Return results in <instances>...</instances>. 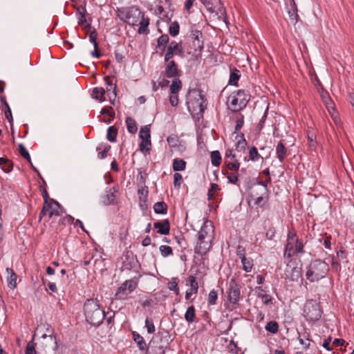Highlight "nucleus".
I'll return each instance as SVG.
<instances>
[{"instance_id": "2", "label": "nucleus", "mask_w": 354, "mask_h": 354, "mask_svg": "<svg viewBox=\"0 0 354 354\" xmlns=\"http://www.w3.org/2000/svg\"><path fill=\"white\" fill-rule=\"evenodd\" d=\"M214 237V229L212 221H205L198 234V241L195 246V252L205 254L212 247V242Z\"/></svg>"}, {"instance_id": "50", "label": "nucleus", "mask_w": 354, "mask_h": 354, "mask_svg": "<svg viewBox=\"0 0 354 354\" xmlns=\"http://www.w3.org/2000/svg\"><path fill=\"white\" fill-rule=\"evenodd\" d=\"M134 340L138 344L141 350H144L146 347V343L142 336L138 334H133Z\"/></svg>"}, {"instance_id": "57", "label": "nucleus", "mask_w": 354, "mask_h": 354, "mask_svg": "<svg viewBox=\"0 0 354 354\" xmlns=\"http://www.w3.org/2000/svg\"><path fill=\"white\" fill-rule=\"evenodd\" d=\"M183 180L182 175L179 173H175L174 175V185L175 187L179 188Z\"/></svg>"}, {"instance_id": "59", "label": "nucleus", "mask_w": 354, "mask_h": 354, "mask_svg": "<svg viewBox=\"0 0 354 354\" xmlns=\"http://www.w3.org/2000/svg\"><path fill=\"white\" fill-rule=\"evenodd\" d=\"M176 52L175 55H178L180 57H184L185 54H184L183 48L181 42H179V43L176 42Z\"/></svg>"}, {"instance_id": "37", "label": "nucleus", "mask_w": 354, "mask_h": 354, "mask_svg": "<svg viewBox=\"0 0 354 354\" xmlns=\"http://www.w3.org/2000/svg\"><path fill=\"white\" fill-rule=\"evenodd\" d=\"M154 212L157 214H166L167 205L165 202H157L153 205Z\"/></svg>"}, {"instance_id": "49", "label": "nucleus", "mask_w": 354, "mask_h": 354, "mask_svg": "<svg viewBox=\"0 0 354 354\" xmlns=\"http://www.w3.org/2000/svg\"><path fill=\"white\" fill-rule=\"evenodd\" d=\"M266 329L268 331H269V332H270V333H272L274 334V333H277V331H278V329H279V325H278V324H277V322H274V321H270V322H269L266 324Z\"/></svg>"}, {"instance_id": "30", "label": "nucleus", "mask_w": 354, "mask_h": 354, "mask_svg": "<svg viewBox=\"0 0 354 354\" xmlns=\"http://www.w3.org/2000/svg\"><path fill=\"white\" fill-rule=\"evenodd\" d=\"M12 162L4 157L0 158V167L4 172L8 173L12 169Z\"/></svg>"}, {"instance_id": "38", "label": "nucleus", "mask_w": 354, "mask_h": 354, "mask_svg": "<svg viewBox=\"0 0 354 354\" xmlns=\"http://www.w3.org/2000/svg\"><path fill=\"white\" fill-rule=\"evenodd\" d=\"M169 42V37L167 34H162L157 39V45L156 48H161L162 46H166Z\"/></svg>"}, {"instance_id": "20", "label": "nucleus", "mask_w": 354, "mask_h": 354, "mask_svg": "<svg viewBox=\"0 0 354 354\" xmlns=\"http://www.w3.org/2000/svg\"><path fill=\"white\" fill-rule=\"evenodd\" d=\"M165 346L156 342H151L147 350V354H165Z\"/></svg>"}, {"instance_id": "22", "label": "nucleus", "mask_w": 354, "mask_h": 354, "mask_svg": "<svg viewBox=\"0 0 354 354\" xmlns=\"http://www.w3.org/2000/svg\"><path fill=\"white\" fill-rule=\"evenodd\" d=\"M153 227L158 230V232L160 234L166 235L169 233L170 226L167 219L163 220L161 222L154 223Z\"/></svg>"}, {"instance_id": "60", "label": "nucleus", "mask_w": 354, "mask_h": 354, "mask_svg": "<svg viewBox=\"0 0 354 354\" xmlns=\"http://www.w3.org/2000/svg\"><path fill=\"white\" fill-rule=\"evenodd\" d=\"M195 1H196V0H185V4H184V10L187 12L190 13V10L192 8Z\"/></svg>"}, {"instance_id": "27", "label": "nucleus", "mask_w": 354, "mask_h": 354, "mask_svg": "<svg viewBox=\"0 0 354 354\" xmlns=\"http://www.w3.org/2000/svg\"><path fill=\"white\" fill-rule=\"evenodd\" d=\"M192 43L191 48L193 49L194 53L196 55H201L204 48L203 40L192 41Z\"/></svg>"}, {"instance_id": "63", "label": "nucleus", "mask_w": 354, "mask_h": 354, "mask_svg": "<svg viewBox=\"0 0 354 354\" xmlns=\"http://www.w3.org/2000/svg\"><path fill=\"white\" fill-rule=\"evenodd\" d=\"M200 1L205 6L208 12L214 11L212 8L213 3L210 0H200Z\"/></svg>"}, {"instance_id": "10", "label": "nucleus", "mask_w": 354, "mask_h": 354, "mask_svg": "<svg viewBox=\"0 0 354 354\" xmlns=\"http://www.w3.org/2000/svg\"><path fill=\"white\" fill-rule=\"evenodd\" d=\"M169 151L171 153H183L186 150V143L176 135H171L167 139Z\"/></svg>"}, {"instance_id": "31", "label": "nucleus", "mask_w": 354, "mask_h": 354, "mask_svg": "<svg viewBox=\"0 0 354 354\" xmlns=\"http://www.w3.org/2000/svg\"><path fill=\"white\" fill-rule=\"evenodd\" d=\"M151 138L150 139H141V142L139 145V149L143 153H149L151 150Z\"/></svg>"}, {"instance_id": "6", "label": "nucleus", "mask_w": 354, "mask_h": 354, "mask_svg": "<svg viewBox=\"0 0 354 354\" xmlns=\"http://www.w3.org/2000/svg\"><path fill=\"white\" fill-rule=\"evenodd\" d=\"M120 14L118 17L120 20L132 26L138 25V21L143 12L136 6L127 8L122 10H118Z\"/></svg>"}, {"instance_id": "47", "label": "nucleus", "mask_w": 354, "mask_h": 354, "mask_svg": "<svg viewBox=\"0 0 354 354\" xmlns=\"http://www.w3.org/2000/svg\"><path fill=\"white\" fill-rule=\"evenodd\" d=\"M294 246H295V242L292 241H287L286 245V250L284 252V257H291L292 255L294 253Z\"/></svg>"}, {"instance_id": "14", "label": "nucleus", "mask_w": 354, "mask_h": 354, "mask_svg": "<svg viewBox=\"0 0 354 354\" xmlns=\"http://www.w3.org/2000/svg\"><path fill=\"white\" fill-rule=\"evenodd\" d=\"M240 297V288L234 281L230 283L228 290V298L231 303L236 304Z\"/></svg>"}, {"instance_id": "15", "label": "nucleus", "mask_w": 354, "mask_h": 354, "mask_svg": "<svg viewBox=\"0 0 354 354\" xmlns=\"http://www.w3.org/2000/svg\"><path fill=\"white\" fill-rule=\"evenodd\" d=\"M288 13L290 19L296 24L299 21L298 10L295 0H288L286 2Z\"/></svg>"}, {"instance_id": "56", "label": "nucleus", "mask_w": 354, "mask_h": 354, "mask_svg": "<svg viewBox=\"0 0 354 354\" xmlns=\"http://www.w3.org/2000/svg\"><path fill=\"white\" fill-rule=\"evenodd\" d=\"M26 354H36L35 344L33 341H30L26 346Z\"/></svg>"}, {"instance_id": "58", "label": "nucleus", "mask_w": 354, "mask_h": 354, "mask_svg": "<svg viewBox=\"0 0 354 354\" xmlns=\"http://www.w3.org/2000/svg\"><path fill=\"white\" fill-rule=\"evenodd\" d=\"M169 102L172 106H176L178 104V93H171L170 94Z\"/></svg>"}, {"instance_id": "16", "label": "nucleus", "mask_w": 354, "mask_h": 354, "mask_svg": "<svg viewBox=\"0 0 354 354\" xmlns=\"http://www.w3.org/2000/svg\"><path fill=\"white\" fill-rule=\"evenodd\" d=\"M235 149L239 153H245L246 151L247 141L243 133H237L235 136Z\"/></svg>"}, {"instance_id": "53", "label": "nucleus", "mask_w": 354, "mask_h": 354, "mask_svg": "<svg viewBox=\"0 0 354 354\" xmlns=\"http://www.w3.org/2000/svg\"><path fill=\"white\" fill-rule=\"evenodd\" d=\"M217 299V292L214 290L209 292L208 295V304L210 305H214Z\"/></svg>"}, {"instance_id": "23", "label": "nucleus", "mask_w": 354, "mask_h": 354, "mask_svg": "<svg viewBox=\"0 0 354 354\" xmlns=\"http://www.w3.org/2000/svg\"><path fill=\"white\" fill-rule=\"evenodd\" d=\"M105 94L106 91L103 87H95L92 91L91 95L93 98L102 102L106 100Z\"/></svg>"}, {"instance_id": "62", "label": "nucleus", "mask_w": 354, "mask_h": 354, "mask_svg": "<svg viewBox=\"0 0 354 354\" xmlns=\"http://www.w3.org/2000/svg\"><path fill=\"white\" fill-rule=\"evenodd\" d=\"M254 204L259 206H262L266 201L267 198L263 196H257L254 199Z\"/></svg>"}, {"instance_id": "48", "label": "nucleus", "mask_w": 354, "mask_h": 354, "mask_svg": "<svg viewBox=\"0 0 354 354\" xmlns=\"http://www.w3.org/2000/svg\"><path fill=\"white\" fill-rule=\"evenodd\" d=\"M100 113L102 115H109L111 119H109L107 122L110 123L112 120L115 118V112L113 110V108L111 106L109 107H104L101 109Z\"/></svg>"}, {"instance_id": "25", "label": "nucleus", "mask_w": 354, "mask_h": 354, "mask_svg": "<svg viewBox=\"0 0 354 354\" xmlns=\"http://www.w3.org/2000/svg\"><path fill=\"white\" fill-rule=\"evenodd\" d=\"M183 84L180 80V77H173L171 84L170 85V93H178L182 89Z\"/></svg>"}, {"instance_id": "11", "label": "nucleus", "mask_w": 354, "mask_h": 354, "mask_svg": "<svg viewBox=\"0 0 354 354\" xmlns=\"http://www.w3.org/2000/svg\"><path fill=\"white\" fill-rule=\"evenodd\" d=\"M137 287V283L133 280L124 281L118 289L115 297L119 299H125L128 295L134 290Z\"/></svg>"}, {"instance_id": "5", "label": "nucleus", "mask_w": 354, "mask_h": 354, "mask_svg": "<svg viewBox=\"0 0 354 354\" xmlns=\"http://www.w3.org/2000/svg\"><path fill=\"white\" fill-rule=\"evenodd\" d=\"M329 270L328 265L323 261L315 260L308 267L306 276L310 282L324 278Z\"/></svg>"}, {"instance_id": "54", "label": "nucleus", "mask_w": 354, "mask_h": 354, "mask_svg": "<svg viewBox=\"0 0 354 354\" xmlns=\"http://www.w3.org/2000/svg\"><path fill=\"white\" fill-rule=\"evenodd\" d=\"M168 288L171 290H175L176 294H178L179 290L178 288V279L173 278L168 283Z\"/></svg>"}, {"instance_id": "36", "label": "nucleus", "mask_w": 354, "mask_h": 354, "mask_svg": "<svg viewBox=\"0 0 354 354\" xmlns=\"http://www.w3.org/2000/svg\"><path fill=\"white\" fill-rule=\"evenodd\" d=\"M116 190L115 188H111L109 189V191L107 192L106 198L104 199V203L106 205H110L113 203L116 200V195H115Z\"/></svg>"}, {"instance_id": "44", "label": "nucleus", "mask_w": 354, "mask_h": 354, "mask_svg": "<svg viewBox=\"0 0 354 354\" xmlns=\"http://www.w3.org/2000/svg\"><path fill=\"white\" fill-rule=\"evenodd\" d=\"M189 37L191 41L202 40L203 33L201 30L192 28Z\"/></svg>"}, {"instance_id": "51", "label": "nucleus", "mask_w": 354, "mask_h": 354, "mask_svg": "<svg viewBox=\"0 0 354 354\" xmlns=\"http://www.w3.org/2000/svg\"><path fill=\"white\" fill-rule=\"evenodd\" d=\"M160 251L162 256L165 257L173 254L171 248L165 245H160Z\"/></svg>"}, {"instance_id": "8", "label": "nucleus", "mask_w": 354, "mask_h": 354, "mask_svg": "<svg viewBox=\"0 0 354 354\" xmlns=\"http://www.w3.org/2000/svg\"><path fill=\"white\" fill-rule=\"evenodd\" d=\"M304 315L308 321L315 322L322 316V310L315 300H308L304 306Z\"/></svg>"}, {"instance_id": "21", "label": "nucleus", "mask_w": 354, "mask_h": 354, "mask_svg": "<svg viewBox=\"0 0 354 354\" xmlns=\"http://www.w3.org/2000/svg\"><path fill=\"white\" fill-rule=\"evenodd\" d=\"M218 4L214 5L212 4V8L214 11L209 12L210 13H215L217 17L219 19H223L225 22H226L225 19H227V14L225 7L223 3H221V0H218Z\"/></svg>"}, {"instance_id": "4", "label": "nucleus", "mask_w": 354, "mask_h": 354, "mask_svg": "<svg viewBox=\"0 0 354 354\" xmlns=\"http://www.w3.org/2000/svg\"><path fill=\"white\" fill-rule=\"evenodd\" d=\"M86 321L91 325L98 326L105 317L104 311L99 304L93 299H88L84 306Z\"/></svg>"}, {"instance_id": "17", "label": "nucleus", "mask_w": 354, "mask_h": 354, "mask_svg": "<svg viewBox=\"0 0 354 354\" xmlns=\"http://www.w3.org/2000/svg\"><path fill=\"white\" fill-rule=\"evenodd\" d=\"M140 18V20L138 21V24L140 25V26L138 30V32L139 34H149V29L148 28V26L150 22L149 18L148 17H145V12H143Z\"/></svg>"}, {"instance_id": "46", "label": "nucleus", "mask_w": 354, "mask_h": 354, "mask_svg": "<svg viewBox=\"0 0 354 354\" xmlns=\"http://www.w3.org/2000/svg\"><path fill=\"white\" fill-rule=\"evenodd\" d=\"M180 30V26L178 23V21H173L169 28V32L171 36L176 37L178 35Z\"/></svg>"}, {"instance_id": "3", "label": "nucleus", "mask_w": 354, "mask_h": 354, "mask_svg": "<svg viewBox=\"0 0 354 354\" xmlns=\"http://www.w3.org/2000/svg\"><path fill=\"white\" fill-rule=\"evenodd\" d=\"M251 98V94L249 91L245 89H239L232 92L227 100L228 109L234 113H238L243 110Z\"/></svg>"}, {"instance_id": "24", "label": "nucleus", "mask_w": 354, "mask_h": 354, "mask_svg": "<svg viewBox=\"0 0 354 354\" xmlns=\"http://www.w3.org/2000/svg\"><path fill=\"white\" fill-rule=\"evenodd\" d=\"M176 41H172L169 43V46L167 47L166 52L165 54L164 61H169V59H172L174 56L176 55Z\"/></svg>"}, {"instance_id": "9", "label": "nucleus", "mask_w": 354, "mask_h": 354, "mask_svg": "<svg viewBox=\"0 0 354 354\" xmlns=\"http://www.w3.org/2000/svg\"><path fill=\"white\" fill-rule=\"evenodd\" d=\"M62 212L59 203L53 199H50L48 203H44L43 208L39 214V219L44 216H48V218L53 216H59Z\"/></svg>"}, {"instance_id": "43", "label": "nucleus", "mask_w": 354, "mask_h": 354, "mask_svg": "<svg viewBox=\"0 0 354 354\" xmlns=\"http://www.w3.org/2000/svg\"><path fill=\"white\" fill-rule=\"evenodd\" d=\"M241 260L243 264V269L247 272H250L253 267L252 259L250 258L244 257V259H241Z\"/></svg>"}, {"instance_id": "42", "label": "nucleus", "mask_w": 354, "mask_h": 354, "mask_svg": "<svg viewBox=\"0 0 354 354\" xmlns=\"http://www.w3.org/2000/svg\"><path fill=\"white\" fill-rule=\"evenodd\" d=\"M139 137L140 139H150L151 133H150V125H145L141 127L139 132Z\"/></svg>"}, {"instance_id": "64", "label": "nucleus", "mask_w": 354, "mask_h": 354, "mask_svg": "<svg viewBox=\"0 0 354 354\" xmlns=\"http://www.w3.org/2000/svg\"><path fill=\"white\" fill-rule=\"evenodd\" d=\"M236 254L239 258L244 259L245 257V250L243 246L239 245L236 250Z\"/></svg>"}, {"instance_id": "28", "label": "nucleus", "mask_w": 354, "mask_h": 354, "mask_svg": "<svg viewBox=\"0 0 354 354\" xmlns=\"http://www.w3.org/2000/svg\"><path fill=\"white\" fill-rule=\"evenodd\" d=\"M227 167L232 171H236L239 169L240 164L235 158V156H227L225 160Z\"/></svg>"}, {"instance_id": "7", "label": "nucleus", "mask_w": 354, "mask_h": 354, "mask_svg": "<svg viewBox=\"0 0 354 354\" xmlns=\"http://www.w3.org/2000/svg\"><path fill=\"white\" fill-rule=\"evenodd\" d=\"M285 279L291 281H302V266L300 262L290 260L286 265Z\"/></svg>"}, {"instance_id": "35", "label": "nucleus", "mask_w": 354, "mask_h": 354, "mask_svg": "<svg viewBox=\"0 0 354 354\" xmlns=\"http://www.w3.org/2000/svg\"><path fill=\"white\" fill-rule=\"evenodd\" d=\"M196 317L195 308L193 306L188 307L185 315V319L189 323H192L194 322Z\"/></svg>"}, {"instance_id": "18", "label": "nucleus", "mask_w": 354, "mask_h": 354, "mask_svg": "<svg viewBox=\"0 0 354 354\" xmlns=\"http://www.w3.org/2000/svg\"><path fill=\"white\" fill-rule=\"evenodd\" d=\"M230 78L228 84L238 86V82L241 77V71L234 66H230Z\"/></svg>"}, {"instance_id": "13", "label": "nucleus", "mask_w": 354, "mask_h": 354, "mask_svg": "<svg viewBox=\"0 0 354 354\" xmlns=\"http://www.w3.org/2000/svg\"><path fill=\"white\" fill-rule=\"evenodd\" d=\"M295 138L288 137V139H281L276 147L277 155H286L288 147L295 145Z\"/></svg>"}, {"instance_id": "34", "label": "nucleus", "mask_w": 354, "mask_h": 354, "mask_svg": "<svg viewBox=\"0 0 354 354\" xmlns=\"http://www.w3.org/2000/svg\"><path fill=\"white\" fill-rule=\"evenodd\" d=\"M238 115L236 120V125L234 128V133H240L241 129L244 124V115L242 113H238Z\"/></svg>"}, {"instance_id": "40", "label": "nucleus", "mask_w": 354, "mask_h": 354, "mask_svg": "<svg viewBox=\"0 0 354 354\" xmlns=\"http://www.w3.org/2000/svg\"><path fill=\"white\" fill-rule=\"evenodd\" d=\"M198 150L200 155H205L206 153L209 152L207 149L206 144L204 142L203 139L201 136H198Z\"/></svg>"}, {"instance_id": "1", "label": "nucleus", "mask_w": 354, "mask_h": 354, "mask_svg": "<svg viewBox=\"0 0 354 354\" xmlns=\"http://www.w3.org/2000/svg\"><path fill=\"white\" fill-rule=\"evenodd\" d=\"M205 95L201 88H189L186 95V104L193 117L199 118L207 108Z\"/></svg>"}, {"instance_id": "29", "label": "nucleus", "mask_w": 354, "mask_h": 354, "mask_svg": "<svg viewBox=\"0 0 354 354\" xmlns=\"http://www.w3.org/2000/svg\"><path fill=\"white\" fill-rule=\"evenodd\" d=\"M126 124L127 131L132 134H134L137 132L138 127L137 124L134 119H133L131 117H127L126 118Z\"/></svg>"}, {"instance_id": "61", "label": "nucleus", "mask_w": 354, "mask_h": 354, "mask_svg": "<svg viewBox=\"0 0 354 354\" xmlns=\"http://www.w3.org/2000/svg\"><path fill=\"white\" fill-rule=\"evenodd\" d=\"M77 12L80 15V17L78 18V24L80 26H82L87 21L86 18L85 17V13L80 12L79 8L77 9Z\"/></svg>"}, {"instance_id": "19", "label": "nucleus", "mask_w": 354, "mask_h": 354, "mask_svg": "<svg viewBox=\"0 0 354 354\" xmlns=\"http://www.w3.org/2000/svg\"><path fill=\"white\" fill-rule=\"evenodd\" d=\"M0 101L3 106L2 107V111L4 112V115L6 118L8 120V122L10 124L11 127L12 126L13 118L12 115V111L8 103L6 101V97L4 95H0Z\"/></svg>"}, {"instance_id": "45", "label": "nucleus", "mask_w": 354, "mask_h": 354, "mask_svg": "<svg viewBox=\"0 0 354 354\" xmlns=\"http://www.w3.org/2000/svg\"><path fill=\"white\" fill-rule=\"evenodd\" d=\"M190 288L188 290L192 294H196L198 289V283L194 276L189 277Z\"/></svg>"}, {"instance_id": "32", "label": "nucleus", "mask_w": 354, "mask_h": 354, "mask_svg": "<svg viewBox=\"0 0 354 354\" xmlns=\"http://www.w3.org/2000/svg\"><path fill=\"white\" fill-rule=\"evenodd\" d=\"M6 271L8 274V286L12 288H14L17 286V274L13 272V270L12 269H10V268H7Z\"/></svg>"}, {"instance_id": "12", "label": "nucleus", "mask_w": 354, "mask_h": 354, "mask_svg": "<svg viewBox=\"0 0 354 354\" xmlns=\"http://www.w3.org/2000/svg\"><path fill=\"white\" fill-rule=\"evenodd\" d=\"M165 66L164 73L166 77L173 78L181 76L182 71L174 59H169V61H165Z\"/></svg>"}, {"instance_id": "26", "label": "nucleus", "mask_w": 354, "mask_h": 354, "mask_svg": "<svg viewBox=\"0 0 354 354\" xmlns=\"http://www.w3.org/2000/svg\"><path fill=\"white\" fill-rule=\"evenodd\" d=\"M307 138H308L309 148L311 149V151H315L318 145V143L316 140L315 133L312 131L308 130L307 131Z\"/></svg>"}, {"instance_id": "33", "label": "nucleus", "mask_w": 354, "mask_h": 354, "mask_svg": "<svg viewBox=\"0 0 354 354\" xmlns=\"http://www.w3.org/2000/svg\"><path fill=\"white\" fill-rule=\"evenodd\" d=\"M118 136V129L115 126H111L107 129L106 138L109 141L113 142L116 141Z\"/></svg>"}, {"instance_id": "39", "label": "nucleus", "mask_w": 354, "mask_h": 354, "mask_svg": "<svg viewBox=\"0 0 354 354\" xmlns=\"http://www.w3.org/2000/svg\"><path fill=\"white\" fill-rule=\"evenodd\" d=\"M186 162L182 159L176 158L173 162V169L174 171H183L185 169Z\"/></svg>"}, {"instance_id": "41", "label": "nucleus", "mask_w": 354, "mask_h": 354, "mask_svg": "<svg viewBox=\"0 0 354 354\" xmlns=\"http://www.w3.org/2000/svg\"><path fill=\"white\" fill-rule=\"evenodd\" d=\"M268 106H267L266 111H264L263 115H262L261 118L260 119L259 122L257 124L256 130L257 131L260 133L262 129H263L265 126V122L267 119L268 116Z\"/></svg>"}, {"instance_id": "55", "label": "nucleus", "mask_w": 354, "mask_h": 354, "mask_svg": "<svg viewBox=\"0 0 354 354\" xmlns=\"http://www.w3.org/2000/svg\"><path fill=\"white\" fill-rule=\"evenodd\" d=\"M97 32L95 28L89 34V41L93 44V46L98 45L97 41Z\"/></svg>"}, {"instance_id": "52", "label": "nucleus", "mask_w": 354, "mask_h": 354, "mask_svg": "<svg viewBox=\"0 0 354 354\" xmlns=\"http://www.w3.org/2000/svg\"><path fill=\"white\" fill-rule=\"evenodd\" d=\"M145 326L149 333H153L155 332V326L151 319L147 318L145 320Z\"/></svg>"}]
</instances>
